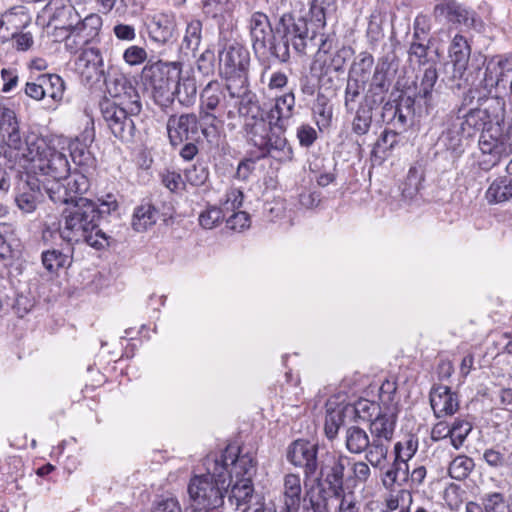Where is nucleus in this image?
Segmentation results:
<instances>
[{
  "instance_id": "f257e3e1",
  "label": "nucleus",
  "mask_w": 512,
  "mask_h": 512,
  "mask_svg": "<svg viewBox=\"0 0 512 512\" xmlns=\"http://www.w3.org/2000/svg\"><path fill=\"white\" fill-rule=\"evenodd\" d=\"M117 209L118 203L112 194H108L100 203L79 199L64 209L60 237L68 243H86L96 250H102L110 245V236L100 229V221Z\"/></svg>"
},
{
  "instance_id": "f03ea898",
  "label": "nucleus",
  "mask_w": 512,
  "mask_h": 512,
  "mask_svg": "<svg viewBox=\"0 0 512 512\" xmlns=\"http://www.w3.org/2000/svg\"><path fill=\"white\" fill-rule=\"evenodd\" d=\"M203 465L206 473L193 475L187 484V502L193 511L218 510L223 507L226 494L225 457L222 453L209 454Z\"/></svg>"
},
{
  "instance_id": "7ed1b4c3",
  "label": "nucleus",
  "mask_w": 512,
  "mask_h": 512,
  "mask_svg": "<svg viewBox=\"0 0 512 512\" xmlns=\"http://www.w3.org/2000/svg\"><path fill=\"white\" fill-rule=\"evenodd\" d=\"M222 454L227 463L225 476L228 501L236 507L247 504L254 493L252 482V476L255 473L254 459L248 454L241 455L239 447L234 445H228Z\"/></svg>"
},
{
  "instance_id": "20e7f679",
  "label": "nucleus",
  "mask_w": 512,
  "mask_h": 512,
  "mask_svg": "<svg viewBox=\"0 0 512 512\" xmlns=\"http://www.w3.org/2000/svg\"><path fill=\"white\" fill-rule=\"evenodd\" d=\"M285 129L275 128L265 119L253 120L247 125V142L258 150V159L271 157L280 163L293 159V149L284 135Z\"/></svg>"
},
{
  "instance_id": "39448f33",
  "label": "nucleus",
  "mask_w": 512,
  "mask_h": 512,
  "mask_svg": "<svg viewBox=\"0 0 512 512\" xmlns=\"http://www.w3.org/2000/svg\"><path fill=\"white\" fill-rule=\"evenodd\" d=\"M308 22L291 13L283 14L276 24V37L272 45V58L286 63L290 59V45L298 54H305L309 40Z\"/></svg>"
},
{
  "instance_id": "423d86ee",
  "label": "nucleus",
  "mask_w": 512,
  "mask_h": 512,
  "mask_svg": "<svg viewBox=\"0 0 512 512\" xmlns=\"http://www.w3.org/2000/svg\"><path fill=\"white\" fill-rule=\"evenodd\" d=\"M22 156L30 162L43 175L52 178L51 181H59L70 173V164L66 154L48 146L43 138L36 135L25 138V148Z\"/></svg>"
},
{
  "instance_id": "0eeeda50",
  "label": "nucleus",
  "mask_w": 512,
  "mask_h": 512,
  "mask_svg": "<svg viewBox=\"0 0 512 512\" xmlns=\"http://www.w3.org/2000/svg\"><path fill=\"white\" fill-rule=\"evenodd\" d=\"M179 63L157 61L146 65L142 71L155 103L161 107H167L174 101L173 88L179 77Z\"/></svg>"
},
{
  "instance_id": "6e6552de",
  "label": "nucleus",
  "mask_w": 512,
  "mask_h": 512,
  "mask_svg": "<svg viewBox=\"0 0 512 512\" xmlns=\"http://www.w3.org/2000/svg\"><path fill=\"white\" fill-rule=\"evenodd\" d=\"M351 465V458L343 453L326 452L319 460L318 489H326L327 494L336 498L347 495L344 491L345 471Z\"/></svg>"
},
{
  "instance_id": "1a4fd4ad",
  "label": "nucleus",
  "mask_w": 512,
  "mask_h": 512,
  "mask_svg": "<svg viewBox=\"0 0 512 512\" xmlns=\"http://www.w3.org/2000/svg\"><path fill=\"white\" fill-rule=\"evenodd\" d=\"M99 107L111 133L121 141H132L136 132L135 119L139 117L142 108L135 107L132 111L131 108L110 101H101Z\"/></svg>"
},
{
  "instance_id": "9d476101",
  "label": "nucleus",
  "mask_w": 512,
  "mask_h": 512,
  "mask_svg": "<svg viewBox=\"0 0 512 512\" xmlns=\"http://www.w3.org/2000/svg\"><path fill=\"white\" fill-rule=\"evenodd\" d=\"M90 181L81 172L69 173L59 181H47L43 183V190L55 204L71 206L79 199H87L83 195L88 192Z\"/></svg>"
},
{
  "instance_id": "9b49d317",
  "label": "nucleus",
  "mask_w": 512,
  "mask_h": 512,
  "mask_svg": "<svg viewBox=\"0 0 512 512\" xmlns=\"http://www.w3.org/2000/svg\"><path fill=\"white\" fill-rule=\"evenodd\" d=\"M250 55L246 48L238 43L225 46L219 52L220 72L230 84L248 81Z\"/></svg>"
},
{
  "instance_id": "f8f14e48",
  "label": "nucleus",
  "mask_w": 512,
  "mask_h": 512,
  "mask_svg": "<svg viewBox=\"0 0 512 512\" xmlns=\"http://www.w3.org/2000/svg\"><path fill=\"white\" fill-rule=\"evenodd\" d=\"M247 28L256 57L264 62L272 58L276 27H272L269 17L261 11H255L248 19Z\"/></svg>"
},
{
  "instance_id": "ddd939ff",
  "label": "nucleus",
  "mask_w": 512,
  "mask_h": 512,
  "mask_svg": "<svg viewBox=\"0 0 512 512\" xmlns=\"http://www.w3.org/2000/svg\"><path fill=\"white\" fill-rule=\"evenodd\" d=\"M104 82L110 98H104L102 101L115 102L132 110L135 107L142 108L140 95L127 76L118 72H108Z\"/></svg>"
},
{
  "instance_id": "4468645a",
  "label": "nucleus",
  "mask_w": 512,
  "mask_h": 512,
  "mask_svg": "<svg viewBox=\"0 0 512 512\" xmlns=\"http://www.w3.org/2000/svg\"><path fill=\"white\" fill-rule=\"evenodd\" d=\"M482 85L491 93L493 88L506 87L508 83V99L512 102V57L494 56L486 61Z\"/></svg>"
},
{
  "instance_id": "2eb2a0df",
  "label": "nucleus",
  "mask_w": 512,
  "mask_h": 512,
  "mask_svg": "<svg viewBox=\"0 0 512 512\" xmlns=\"http://www.w3.org/2000/svg\"><path fill=\"white\" fill-rule=\"evenodd\" d=\"M167 133L173 147L181 146L185 141H199V119L194 113H184L168 118Z\"/></svg>"
},
{
  "instance_id": "dca6fc26",
  "label": "nucleus",
  "mask_w": 512,
  "mask_h": 512,
  "mask_svg": "<svg viewBox=\"0 0 512 512\" xmlns=\"http://www.w3.org/2000/svg\"><path fill=\"white\" fill-rule=\"evenodd\" d=\"M75 71L81 77L82 82L87 85H94L104 80V61L98 48L90 47L83 49L75 60Z\"/></svg>"
},
{
  "instance_id": "f3484780",
  "label": "nucleus",
  "mask_w": 512,
  "mask_h": 512,
  "mask_svg": "<svg viewBox=\"0 0 512 512\" xmlns=\"http://www.w3.org/2000/svg\"><path fill=\"white\" fill-rule=\"evenodd\" d=\"M231 98L239 99L238 112L240 116L245 118L243 129L246 132L248 124H251L253 120L265 119L258 103L257 96L255 93L250 91L249 82H241L230 84L226 87Z\"/></svg>"
},
{
  "instance_id": "a211bd4d",
  "label": "nucleus",
  "mask_w": 512,
  "mask_h": 512,
  "mask_svg": "<svg viewBox=\"0 0 512 512\" xmlns=\"http://www.w3.org/2000/svg\"><path fill=\"white\" fill-rule=\"evenodd\" d=\"M318 445L305 440H296L288 448L287 459L304 470L306 478L316 475L319 468Z\"/></svg>"
},
{
  "instance_id": "6ab92c4d",
  "label": "nucleus",
  "mask_w": 512,
  "mask_h": 512,
  "mask_svg": "<svg viewBox=\"0 0 512 512\" xmlns=\"http://www.w3.org/2000/svg\"><path fill=\"white\" fill-rule=\"evenodd\" d=\"M330 44L328 40H322V43L316 54L315 65L319 66V81L324 83L326 76L331 74L343 73L347 61L349 50L342 48L334 53H329Z\"/></svg>"
},
{
  "instance_id": "aec40b11",
  "label": "nucleus",
  "mask_w": 512,
  "mask_h": 512,
  "mask_svg": "<svg viewBox=\"0 0 512 512\" xmlns=\"http://www.w3.org/2000/svg\"><path fill=\"white\" fill-rule=\"evenodd\" d=\"M496 134H499V129H490L480 135L479 166L484 171H489L500 162L503 156L508 155L505 144L495 138Z\"/></svg>"
},
{
  "instance_id": "412c9836",
  "label": "nucleus",
  "mask_w": 512,
  "mask_h": 512,
  "mask_svg": "<svg viewBox=\"0 0 512 512\" xmlns=\"http://www.w3.org/2000/svg\"><path fill=\"white\" fill-rule=\"evenodd\" d=\"M460 124L464 127L467 137L473 136L478 131L482 133L499 129L500 119L497 115H491L487 108L470 109L463 117L460 116Z\"/></svg>"
},
{
  "instance_id": "4be33fe9",
  "label": "nucleus",
  "mask_w": 512,
  "mask_h": 512,
  "mask_svg": "<svg viewBox=\"0 0 512 512\" xmlns=\"http://www.w3.org/2000/svg\"><path fill=\"white\" fill-rule=\"evenodd\" d=\"M429 400L436 418L451 416L459 409L458 395L445 385H433Z\"/></svg>"
},
{
  "instance_id": "5701e85b",
  "label": "nucleus",
  "mask_w": 512,
  "mask_h": 512,
  "mask_svg": "<svg viewBox=\"0 0 512 512\" xmlns=\"http://www.w3.org/2000/svg\"><path fill=\"white\" fill-rule=\"evenodd\" d=\"M0 135L9 148L23 151L25 141L16 113L4 105H0Z\"/></svg>"
},
{
  "instance_id": "b1692460",
  "label": "nucleus",
  "mask_w": 512,
  "mask_h": 512,
  "mask_svg": "<svg viewBox=\"0 0 512 512\" xmlns=\"http://www.w3.org/2000/svg\"><path fill=\"white\" fill-rule=\"evenodd\" d=\"M397 420L396 408L387 407L385 411H379L374 419L370 421L371 439L390 443Z\"/></svg>"
},
{
  "instance_id": "393cba45",
  "label": "nucleus",
  "mask_w": 512,
  "mask_h": 512,
  "mask_svg": "<svg viewBox=\"0 0 512 512\" xmlns=\"http://www.w3.org/2000/svg\"><path fill=\"white\" fill-rule=\"evenodd\" d=\"M463 136L466 133L460 124V116L449 115L438 141L452 153L460 154L463 152Z\"/></svg>"
},
{
  "instance_id": "a878e982",
  "label": "nucleus",
  "mask_w": 512,
  "mask_h": 512,
  "mask_svg": "<svg viewBox=\"0 0 512 512\" xmlns=\"http://www.w3.org/2000/svg\"><path fill=\"white\" fill-rule=\"evenodd\" d=\"M52 21L56 30L68 31L70 34L66 36L65 45L72 48L71 34L78 33L85 27V22L81 20L80 15L73 7H62L57 9L53 15Z\"/></svg>"
},
{
  "instance_id": "bb28decb",
  "label": "nucleus",
  "mask_w": 512,
  "mask_h": 512,
  "mask_svg": "<svg viewBox=\"0 0 512 512\" xmlns=\"http://www.w3.org/2000/svg\"><path fill=\"white\" fill-rule=\"evenodd\" d=\"M465 512H512V509L503 493L488 492L478 500L467 502Z\"/></svg>"
},
{
  "instance_id": "cd10ccee",
  "label": "nucleus",
  "mask_w": 512,
  "mask_h": 512,
  "mask_svg": "<svg viewBox=\"0 0 512 512\" xmlns=\"http://www.w3.org/2000/svg\"><path fill=\"white\" fill-rule=\"evenodd\" d=\"M174 100L183 106H190L197 96V80L192 69L182 71L179 63V77L173 88Z\"/></svg>"
},
{
  "instance_id": "c85d7f7f",
  "label": "nucleus",
  "mask_w": 512,
  "mask_h": 512,
  "mask_svg": "<svg viewBox=\"0 0 512 512\" xmlns=\"http://www.w3.org/2000/svg\"><path fill=\"white\" fill-rule=\"evenodd\" d=\"M74 243H68L62 248H52L42 252L41 260L44 268L50 273L69 268L73 262Z\"/></svg>"
},
{
  "instance_id": "c756f323",
  "label": "nucleus",
  "mask_w": 512,
  "mask_h": 512,
  "mask_svg": "<svg viewBox=\"0 0 512 512\" xmlns=\"http://www.w3.org/2000/svg\"><path fill=\"white\" fill-rule=\"evenodd\" d=\"M39 180L35 177H27V180L19 187V194L16 196L15 201L20 210L25 213L33 212L39 199L42 195Z\"/></svg>"
},
{
  "instance_id": "7c9ffc66",
  "label": "nucleus",
  "mask_w": 512,
  "mask_h": 512,
  "mask_svg": "<svg viewBox=\"0 0 512 512\" xmlns=\"http://www.w3.org/2000/svg\"><path fill=\"white\" fill-rule=\"evenodd\" d=\"M295 95L292 91L275 99L274 106L268 112V119L275 128L285 129L284 121L289 120L294 114Z\"/></svg>"
},
{
  "instance_id": "2f4dec72",
  "label": "nucleus",
  "mask_w": 512,
  "mask_h": 512,
  "mask_svg": "<svg viewBox=\"0 0 512 512\" xmlns=\"http://www.w3.org/2000/svg\"><path fill=\"white\" fill-rule=\"evenodd\" d=\"M392 78V75H386L374 70L362 100L377 107L383 104L386 94L390 89Z\"/></svg>"
},
{
  "instance_id": "473e14b6",
  "label": "nucleus",
  "mask_w": 512,
  "mask_h": 512,
  "mask_svg": "<svg viewBox=\"0 0 512 512\" xmlns=\"http://www.w3.org/2000/svg\"><path fill=\"white\" fill-rule=\"evenodd\" d=\"M175 27L176 24L173 16L158 14L148 23L147 29L150 38L154 42L165 44L173 38Z\"/></svg>"
},
{
  "instance_id": "72a5a7b5",
  "label": "nucleus",
  "mask_w": 512,
  "mask_h": 512,
  "mask_svg": "<svg viewBox=\"0 0 512 512\" xmlns=\"http://www.w3.org/2000/svg\"><path fill=\"white\" fill-rule=\"evenodd\" d=\"M470 54L471 48L467 39L460 34L455 35L449 47V57L453 63L454 71L459 75H462L466 70Z\"/></svg>"
},
{
  "instance_id": "f704fd0d",
  "label": "nucleus",
  "mask_w": 512,
  "mask_h": 512,
  "mask_svg": "<svg viewBox=\"0 0 512 512\" xmlns=\"http://www.w3.org/2000/svg\"><path fill=\"white\" fill-rule=\"evenodd\" d=\"M485 198L489 204H498L512 199V178H496L488 187Z\"/></svg>"
},
{
  "instance_id": "c9c22d12",
  "label": "nucleus",
  "mask_w": 512,
  "mask_h": 512,
  "mask_svg": "<svg viewBox=\"0 0 512 512\" xmlns=\"http://www.w3.org/2000/svg\"><path fill=\"white\" fill-rule=\"evenodd\" d=\"M225 99L224 88L217 80H211L200 93L201 111L216 110Z\"/></svg>"
},
{
  "instance_id": "e433bc0d",
  "label": "nucleus",
  "mask_w": 512,
  "mask_h": 512,
  "mask_svg": "<svg viewBox=\"0 0 512 512\" xmlns=\"http://www.w3.org/2000/svg\"><path fill=\"white\" fill-rule=\"evenodd\" d=\"M394 453V461L385 471L384 478L382 480L385 487H391L400 479L405 480L408 475L409 466L407 460L403 459V456H401L399 444H395Z\"/></svg>"
},
{
  "instance_id": "4c0bfd02",
  "label": "nucleus",
  "mask_w": 512,
  "mask_h": 512,
  "mask_svg": "<svg viewBox=\"0 0 512 512\" xmlns=\"http://www.w3.org/2000/svg\"><path fill=\"white\" fill-rule=\"evenodd\" d=\"M301 512H331L329 495L326 489H318L317 492L308 490L305 492L300 504Z\"/></svg>"
},
{
  "instance_id": "58836bf2",
  "label": "nucleus",
  "mask_w": 512,
  "mask_h": 512,
  "mask_svg": "<svg viewBox=\"0 0 512 512\" xmlns=\"http://www.w3.org/2000/svg\"><path fill=\"white\" fill-rule=\"evenodd\" d=\"M302 499L300 476L294 473L286 474L283 479V504L300 507Z\"/></svg>"
},
{
  "instance_id": "ea45409f",
  "label": "nucleus",
  "mask_w": 512,
  "mask_h": 512,
  "mask_svg": "<svg viewBox=\"0 0 512 512\" xmlns=\"http://www.w3.org/2000/svg\"><path fill=\"white\" fill-rule=\"evenodd\" d=\"M158 211L150 204L145 203L137 206L132 216V228L137 232H144L157 221Z\"/></svg>"
},
{
  "instance_id": "a19ab883",
  "label": "nucleus",
  "mask_w": 512,
  "mask_h": 512,
  "mask_svg": "<svg viewBox=\"0 0 512 512\" xmlns=\"http://www.w3.org/2000/svg\"><path fill=\"white\" fill-rule=\"evenodd\" d=\"M377 106L372 105L368 102L361 101L358 108L355 110V115L352 121V131L356 135L362 136L369 132L372 124L373 110Z\"/></svg>"
},
{
  "instance_id": "79ce46f5",
  "label": "nucleus",
  "mask_w": 512,
  "mask_h": 512,
  "mask_svg": "<svg viewBox=\"0 0 512 512\" xmlns=\"http://www.w3.org/2000/svg\"><path fill=\"white\" fill-rule=\"evenodd\" d=\"M370 440L366 431L358 426H351L346 430L345 447L351 454H362Z\"/></svg>"
},
{
  "instance_id": "37998d69",
  "label": "nucleus",
  "mask_w": 512,
  "mask_h": 512,
  "mask_svg": "<svg viewBox=\"0 0 512 512\" xmlns=\"http://www.w3.org/2000/svg\"><path fill=\"white\" fill-rule=\"evenodd\" d=\"M389 451V443L381 442L377 439L370 440V444L364 450L365 461L373 468L383 469L384 462L387 459Z\"/></svg>"
},
{
  "instance_id": "c03bdc74",
  "label": "nucleus",
  "mask_w": 512,
  "mask_h": 512,
  "mask_svg": "<svg viewBox=\"0 0 512 512\" xmlns=\"http://www.w3.org/2000/svg\"><path fill=\"white\" fill-rule=\"evenodd\" d=\"M38 81L42 82L45 97L51 98L54 102L63 99L65 91L64 80L57 74H41Z\"/></svg>"
},
{
  "instance_id": "a18cd8bd",
  "label": "nucleus",
  "mask_w": 512,
  "mask_h": 512,
  "mask_svg": "<svg viewBox=\"0 0 512 512\" xmlns=\"http://www.w3.org/2000/svg\"><path fill=\"white\" fill-rule=\"evenodd\" d=\"M414 100L411 97L402 99L399 108L392 123V128L400 133L407 130L412 125L414 116Z\"/></svg>"
},
{
  "instance_id": "49530a36",
  "label": "nucleus",
  "mask_w": 512,
  "mask_h": 512,
  "mask_svg": "<svg viewBox=\"0 0 512 512\" xmlns=\"http://www.w3.org/2000/svg\"><path fill=\"white\" fill-rule=\"evenodd\" d=\"M437 80L438 73L436 69V64H430L425 68L420 83L418 86H416V97L424 99L426 105L430 104L432 92Z\"/></svg>"
},
{
  "instance_id": "de8ad7c7",
  "label": "nucleus",
  "mask_w": 512,
  "mask_h": 512,
  "mask_svg": "<svg viewBox=\"0 0 512 512\" xmlns=\"http://www.w3.org/2000/svg\"><path fill=\"white\" fill-rule=\"evenodd\" d=\"M366 83L348 76L344 91V107L346 112L353 113L355 105L364 91Z\"/></svg>"
},
{
  "instance_id": "09e8293b",
  "label": "nucleus",
  "mask_w": 512,
  "mask_h": 512,
  "mask_svg": "<svg viewBox=\"0 0 512 512\" xmlns=\"http://www.w3.org/2000/svg\"><path fill=\"white\" fill-rule=\"evenodd\" d=\"M474 467L475 463L472 458L466 455H458L450 462L448 473L453 479L464 480L470 475Z\"/></svg>"
},
{
  "instance_id": "8fccbe9b",
  "label": "nucleus",
  "mask_w": 512,
  "mask_h": 512,
  "mask_svg": "<svg viewBox=\"0 0 512 512\" xmlns=\"http://www.w3.org/2000/svg\"><path fill=\"white\" fill-rule=\"evenodd\" d=\"M373 64V56L370 53L362 52L359 54L358 60L352 64L348 76L367 83L368 75L370 74Z\"/></svg>"
},
{
  "instance_id": "3c124183",
  "label": "nucleus",
  "mask_w": 512,
  "mask_h": 512,
  "mask_svg": "<svg viewBox=\"0 0 512 512\" xmlns=\"http://www.w3.org/2000/svg\"><path fill=\"white\" fill-rule=\"evenodd\" d=\"M313 112L319 116V119L317 120V125L319 128H321V126L325 127L330 124L333 116V108L330 104L329 98L322 92H318L317 94Z\"/></svg>"
},
{
  "instance_id": "603ef678",
  "label": "nucleus",
  "mask_w": 512,
  "mask_h": 512,
  "mask_svg": "<svg viewBox=\"0 0 512 512\" xmlns=\"http://www.w3.org/2000/svg\"><path fill=\"white\" fill-rule=\"evenodd\" d=\"M345 411L347 413L355 414L362 420L371 421L372 416L374 414L377 415V413L381 411V408L375 402H371L367 399H360L354 406H346Z\"/></svg>"
},
{
  "instance_id": "864d4df0",
  "label": "nucleus",
  "mask_w": 512,
  "mask_h": 512,
  "mask_svg": "<svg viewBox=\"0 0 512 512\" xmlns=\"http://www.w3.org/2000/svg\"><path fill=\"white\" fill-rule=\"evenodd\" d=\"M345 407L343 409H327L324 430L329 439L335 438L340 426L344 423Z\"/></svg>"
},
{
  "instance_id": "5fc2aeb1",
  "label": "nucleus",
  "mask_w": 512,
  "mask_h": 512,
  "mask_svg": "<svg viewBox=\"0 0 512 512\" xmlns=\"http://www.w3.org/2000/svg\"><path fill=\"white\" fill-rule=\"evenodd\" d=\"M413 496L409 490L401 489L396 494H391L386 499V509L388 512H396L405 507H411Z\"/></svg>"
},
{
  "instance_id": "6e6d98bb",
  "label": "nucleus",
  "mask_w": 512,
  "mask_h": 512,
  "mask_svg": "<svg viewBox=\"0 0 512 512\" xmlns=\"http://www.w3.org/2000/svg\"><path fill=\"white\" fill-rule=\"evenodd\" d=\"M471 430L472 425L470 422L456 419L451 426V445L458 450L463 445Z\"/></svg>"
},
{
  "instance_id": "4d7b16f0",
  "label": "nucleus",
  "mask_w": 512,
  "mask_h": 512,
  "mask_svg": "<svg viewBox=\"0 0 512 512\" xmlns=\"http://www.w3.org/2000/svg\"><path fill=\"white\" fill-rule=\"evenodd\" d=\"M202 23L199 20H192L187 24L183 43L191 51L198 49L201 42Z\"/></svg>"
},
{
  "instance_id": "13d9d810",
  "label": "nucleus",
  "mask_w": 512,
  "mask_h": 512,
  "mask_svg": "<svg viewBox=\"0 0 512 512\" xmlns=\"http://www.w3.org/2000/svg\"><path fill=\"white\" fill-rule=\"evenodd\" d=\"M87 145L81 144L80 138H75L69 143L70 156L78 166H86L91 162L92 156Z\"/></svg>"
},
{
  "instance_id": "bf43d9fd",
  "label": "nucleus",
  "mask_w": 512,
  "mask_h": 512,
  "mask_svg": "<svg viewBox=\"0 0 512 512\" xmlns=\"http://www.w3.org/2000/svg\"><path fill=\"white\" fill-rule=\"evenodd\" d=\"M224 218L220 208L209 207L199 215V224L204 229H213L218 226Z\"/></svg>"
},
{
  "instance_id": "052dcab7",
  "label": "nucleus",
  "mask_w": 512,
  "mask_h": 512,
  "mask_svg": "<svg viewBox=\"0 0 512 512\" xmlns=\"http://www.w3.org/2000/svg\"><path fill=\"white\" fill-rule=\"evenodd\" d=\"M351 478L355 483L366 484L372 476V471L369 463L366 461H354L351 458Z\"/></svg>"
},
{
  "instance_id": "680f3d73",
  "label": "nucleus",
  "mask_w": 512,
  "mask_h": 512,
  "mask_svg": "<svg viewBox=\"0 0 512 512\" xmlns=\"http://www.w3.org/2000/svg\"><path fill=\"white\" fill-rule=\"evenodd\" d=\"M186 180L193 186H200L208 179V169L202 163L194 164L191 168L185 169Z\"/></svg>"
},
{
  "instance_id": "e2e57ef3",
  "label": "nucleus",
  "mask_w": 512,
  "mask_h": 512,
  "mask_svg": "<svg viewBox=\"0 0 512 512\" xmlns=\"http://www.w3.org/2000/svg\"><path fill=\"white\" fill-rule=\"evenodd\" d=\"M429 44L420 41H412L408 50L409 56L416 58L420 66L435 64L428 59Z\"/></svg>"
},
{
  "instance_id": "0e129e2a",
  "label": "nucleus",
  "mask_w": 512,
  "mask_h": 512,
  "mask_svg": "<svg viewBox=\"0 0 512 512\" xmlns=\"http://www.w3.org/2000/svg\"><path fill=\"white\" fill-rule=\"evenodd\" d=\"M215 54L206 49L197 59V70L204 76H210L215 71Z\"/></svg>"
},
{
  "instance_id": "69168bd1",
  "label": "nucleus",
  "mask_w": 512,
  "mask_h": 512,
  "mask_svg": "<svg viewBox=\"0 0 512 512\" xmlns=\"http://www.w3.org/2000/svg\"><path fill=\"white\" fill-rule=\"evenodd\" d=\"M299 144L308 148L314 144L318 138V133L314 127L309 124H301L296 131Z\"/></svg>"
},
{
  "instance_id": "338daca9",
  "label": "nucleus",
  "mask_w": 512,
  "mask_h": 512,
  "mask_svg": "<svg viewBox=\"0 0 512 512\" xmlns=\"http://www.w3.org/2000/svg\"><path fill=\"white\" fill-rule=\"evenodd\" d=\"M400 132L394 129H385L376 142V148L383 152L391 151L398 144Z\"/></svg>"
},
{
  "instance_id": "774afa93",
  "label": "nucleus",
  "mask_w": 512,
  "mask_h": 512,
  "mask_svg": "<svg viewBox=\"0 0 512 512\" xmlns=\"http://www.w3.org/2000/svg\"><path fill=\"white\" fill-rule=\"evenodd\" d=\"M147 58V52L144 48L133 45L128 47L123 54L125 62L131 66L142 64Z\"/></svg>"
}]
</instances>
